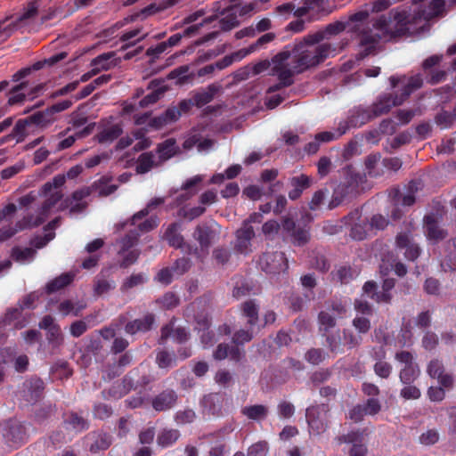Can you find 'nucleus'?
I'll list each match as a JSON object with an SVG mask.
<instances>
[{
    "instance_id": "nucleus-1",
    "label": "nucleus",
    "mask_w": 456,
    "mask_h": 456,
    "mask_svg": "<svg viewBox=\"0 0 456 456\" xmlns=\"http://www.w3.org/2000/svg\"><path fill=\"white\" fill-rule=\"evenodd\" d=\"M67 53L61 52L52 55L48 59L38 61L29 67L19 69L12 76V82L16 83L7 93L8 106H21L27 101H33L41 95L46 88V83H37L30 86L29 81L26 80L32 71L43 69L45 65L53 66L67 57Z\"/></svg>"
},
{
    "instance_id": "nucleus-2",
    "label": "nucleus",
    "mask_w": 456,
    "mask_h": 456,
    "mask_svg": "<svg viewBox=\"0 0 456 456\" xmlns=\"http://www.w3.org/2000/svg\"><path fill=\"white\" fill-rule=\"evenodd\" d=\"M294 69L301 73L309 68L317 66L327 58L337 54V48L330 43L312 44L304 38L292 47Z\"/></svg>"
},
{
    "instance_id": "nucleus-3",
    "label": "nucleus",
    "mask_w": 456,
    "mask_h": 456,
    "mask_svg": "<svg viewBox=\"0 0 456 456\" xmlns=\"http://www.w3.org/2000/svg\"><path fill=\"white\" fill-rule=\"evenodd\" d=\"M343 179L334 189L328 208L332 210L338 206L356 198L360 192L359 187L366 181V174L356 172L347 165L342 169Z\"/></svg>"
},
{
    "instance_id": "nucleus-4",
    "label": "nucleus",
    "mask_w": 456,
    "mask_h": 456,
    "mask_svg": "<svg viewBox=\"0 0 456 456\" xmlns=\"http://www.w3.org/2000/svg\"><path fill=\"white\" fill-rule=\"evenodd\" d=\"M430 20L426 13V8L419 6L413 12L403 9L394 13L395 37H402L407 34L420 32Z\"/></svg>"
},
{
    "instance_id": "nucleus-5",
    "label": "nucleus",
    "mask_w": 456,
    "mask_h": 456,
    "mask_svg": "<svg viewBox=\"0 0 456 456\" xmlns=\"http://www.w3.org/2000/svg\"><path fill=\"white\" fill-rule=\"evenodd\" d=\"M66 179L62 175L54 176L51 181L45 183L42 187V194L46 200L42 204L39 215L33 219V225L39 226L47 218L50 210L58 203L61 202L63 194L61 188L65 183Z\"/></svg>"
},
{
    "instance_id": "nucleus-6",
    "label": "nucleus",
    "mask_w": 456,
    "mask_h": 456,
    "mask_svg": "<svg viewBox=\"0 0 456 456\" xmlns=\"http://www.w3.org/2000/svg\"><path fill=\"white\" fill-rule=\"evenodd\" d=\"M330 411L329 404L321 403L306 408L305 419L310 434L319 436L324 433L329 426L327 414Z\"/></svg>"
},
{
    "instance_id": "nucleus-7",
    "label": "nucleus",
    "mask_w": 456,
    "mask_h": 456,
    "mask_svg": "<svg viewBox=\"0 0 456 456\" xmlns=\"http://www.w3.org/2000/svg\"><path fill=\"white\" fill-rule=\"evenodd\" d=\"M138 370L129 371L123 379L122 384H114L109 389L101 392L104 400H118L132 389H136L141 381Z\"/></svg>"
},
{
    "instance_id": "nucleus-8",
    "label": "nucleus",
    "mask_w": 456,
    "mask_h": 456,
    "mask_svg": "<svg viewBox=\"0 0 456 456\" xmlns=\"http://www.w3.org/2000/svg\"><path fill=\"white\" fill-rule=\"evenodd\" d=\"M258 266L266 274H280L289 268L288 259L283 252L266 251L257 260Z\"/></svg>"
},
{
    "instance_id": "nucleus-9",
    "label": "nucleus",
    "mask_w": 456,
    "mask_h": 456,
    "mask_svg": "<svg viewBox=\"0 0 456 456\" xmlns=\"http://www.w3.org/2000/svg\"><path fill=\"white\" fill-rule=\"evenodd\" d=\"M256 217H261L260 215L254 213L249 218L244 221L243 225L236 231L234 251L241 255H248L251 252V240L255 237L254 228L250 223L256 222Z\"/></svg>"
},
{
    "instance_id": "nucleus-10",
    "label": "nucleus",
    "mask_w": 456,
    "mask_h": 456,
    "mask_svg": "<svg viewBox=\"0 0 456 456\" xmlns=\"http://www.w3.org/2000/svg\"><path fill=\"white\" fill-rule=\"evenodd\" d=\"M142 210H140L133 216L131 221L122 224V228L128 226L129 230L122 239L117 241L119 253L128 250L138 241L139 237L142 233Z\"/></svg>"
},
{
    "instance_id": "nucleus-11",
    "label": "nucleus",
    "mask_w": 456,
    "mask_h": 456,
    "mask_svg": "<svg viewBox=\"0 0 456 456\" xmlns=\"http://www.w3.org/2000/svg\"><path fill=\"white\" fill-rule=\"evenodd\" d=\"M95 186H86L75 191L70 197L64 199L59 206V210L69 209V214H79L84 212L88 203L85 200L92 195Z\"/></svg>"
},
{
    "instance_id": "nucleus-12",
    "label": "nucleus",
    "mask_w": 456,
    "mask_h": 456,
    "mask_svg": "<svg viewBox=\"0 0 456 456\" xmlns=\"http://www.w3.org/2000/svg\"><path fill=\"white\" fill-rule=\"evenodd\" d=\"M371 119L373 118L368 107H354L348 111L347 118L338 123V135L346 134L351 128L361 127Z\"/></svg>"
},
{
    "instance_id": "nucleus-13",
    "label": "nucleus",
    "mask_w": 456,
    "mask_h": 456,
    "mask_svg": "<svg viewBox=\"0 0 456 456\" xmlns=\"http://www.w3.org/2000/svg\"><path fill=\"white\" fill-rule=\"evenodd\" d=\"M3 436L11 447H20L27 441L28 435L25 425L17 419H9L4 425Z\"/></svg>"
},
{
    "instance_id": "nucleus-14",
    "label": "nucleus",
    "mask_w": 456,
    "mask_h": 456,
    "mask_svg": "<svg viewBox=\"0 0 456 456\" xmlns=\"http://www.w3.org/2000/svg\"><path fill=\"white\" fill-rule=\"evenodd\" d=\"M142 89L136 90L134 95L122 102V110L120 115L125 119L134 120L135 125L142 124V98L141 94Z\"/></svg>"
},
{
    "instance_id": "nucleus-15",
    "label": "nucleus",
    "mask_w": 456,
    "mask_h": 456,
    "mask_svg": "<svg viewBox=\"0 0 456 456\" xmlns=\"http://www.w3.org/2000/svg\"><path fill=\"white\" fill-rule=\"evenodd\" d=\"M227 401L225 395L211 393L203 397L201 407L204 414L220 417L224 415V405Z\"/></svg>"
},
{
    "instance_id": "nucleus-16",
    "label": "nucleus",
    "mask_w": 456,
    "mask_h": 456,
    "mask_svg": "<svg viewBox=\"0 0 456 456\" xmlns=\"http://www.w3.org/2000/svg\"><path fill=\"white\" fill-rule=\"evenodd\" d=\"M217 224L211 222L210 224L203 223L195 228L193 238L199 242L201 249H208L212 242L218 234L216 227Z\"/></svg>"
},
{
    "instance_id": "nucleus-17",
    "label": "nucleus",
    "mask_w": 456,
    "mask_h": 456,
    "mask_svg": "<svg viewBox=\"0 0 456 456\" xmlns=\"http://www.w3.org/2000/svg\"><path fill=\"white\" fill-rule=\"evenodd\" d=\"M403 102L398 95L394 96L392 94H385L380 95L377 102L368 108L372 118H375L388 113L392 107L401 105Z\"/></svg>"
},
{
    "instance_id": "nucleus-18",
    "label": "nucleus",
    "mask_w": 456,
    "mask_h": 456,
    "mask_svg": "<svg viewBox=\"0 0 456 456\" xmlns=\"http://www.w3.org/2000/svg\"><path fill=\"white\" fill-rule=\"evenodd\" d=\"M240 317L245 320V324L248 328L256 329L260 330L259 324V305L254 299L244 301L240 305Z\"/></svg>"
},
{
    "instance_id": "nucleus-19",
    "label": "nucleus",
    "mask_w": 456,
    "mask_h": 456,
    "mask_svg": "<svg viewBox=\"0 0 456 456\" xmlns=\"http://www.w3.org/2000/svg\"><path fill=\"white\" fill-rule=\"evenodd\" d=\"M424 229L428 240L435 243L444 240L448 232L443 229L434 214H429L424 216Z\"/></svg>"
},
{
    "instance_id": "nucleus-20",
    "label": "nucleus",
    "mask_w": 456,
    "mask_h": 456,
    "mask_svg": "<svg viewBox=\"0 0 456 456\" xmlns=\"http://www.w3.org/2000/svg\"><path fill=\"white\" fill-rule=\"evenodd\" d=\"M62 425L66 430L73 431L76 434L89 428V421L81 414L73 411L63 413Z\"/></svg>"
},
{
    "instance_id": "nucleus-21",
    "label": "nucleus",
    "mask_w": 456,
    "mask_h": 456,
    "mask_svg": "<svg viewBox=\"0 0 456 456\" xmlns=\"http://www.w3.org/2000/svg\"><path fill=\"white\" fill-rule=\"evenodd\" d=\"M221 89L222 86L219 84L213 83L205 88H200L192 92L191 98L194 102V106L197 108H202L206 104L211 102Z\"/></svg>"
},
{
    "instance_id": "nucleus-22",
    "label": "nucleus",
    "mask_w": 456,
    "mask_h": 456,
    "mask_svg": "<svg viewBox=\"0 0 456 456\" xmlns=\"http://www.w3.org/2000/svg\"><path fill=\"white\" fill-rule=\"evenodd\" d=\"M361 218V212L358 209L351 211L348 215L342 218V223L346 225H350V237L355 240H362L367 236L365 227L361 224L356 223Z\"/></svg>"
},
{
    "instance_id": "nucleus-23",
    "label": "nucleus",
    "mask_w": 456,
    "mask_h": 456,
    "mask_svg": "<svg viewBox=\"0 0 456 456\" xmlns=\"http://www.w3.org/2000/svg\"><path fill=\"white\" fill-rule=\"evenodd\" d=\"M312 183L313 178L305 174L290 177L289 185L292 189L288 193L289 198L291 200H298L303 192L311 187Z\"/></svg>"
},
{
    "instance_id": "nucleus-24",
    "label": "nucleus",
    "mask_w": 456,
    "mask_h": 456,
    "mask_svg": "<svg viewBox=\"0 0 456 456\" xmlns=\"http://www.w3.org/2000/svg\"><path fill=\"white\" fill-rule=\"evenodd\" d=\"M345 28L346 25L342 21L330 23L324 28V29L305 36V40L312 44H319L321 41L329 38L330 36H336L341 33Z\"/></svg>"
},
{
    "instance_id": "nucleus-25",
    "label": "nucleus",
    "mask_w": 456,
    "mask_h": 456,
    "mask_svg": "<svg viewBox=\"0 0 456 456\" xmlns=\"http://www.w3.org/2000/svg\"><path fill=\"white\" fill-rule=\"evenodd\" d=\"M169 337L178 344L185 343L189 340L191 335L190 332L184 327H173V322L164 325L161 328L160 342H165Z\"/></svg>"
},
{
    "instance_id": "nucleus-26",
    "label": "nucleus",
    "mask_w": 456,
    "mask_h": 456,
    "mask_svg": "<svg viewBox=\"0 0 456 456\" xmlns=\"http://www.w3.org/2000/svg\"><path fill=\"white\" fill-rule=\"evenodd\" d=\"M395 244L399 249H405L404 256L410 261L416 260L420 255V248L411 242L410 236L405 232L399 233L396 236Z\"/></svg>"
},
{
    "instance_id": "nucleus-27",
    "label": "nucleus",
    "mask_w": 456,
    "mask_h": 456,
    "mask_svg": "<svg viewBox=\"0 0 456 456\" xmlns=\"http://www.w3.org/2000/svg\"><path fill=\"white\" fill-rule=\"evenodd\" d=\"M24 397L27 402L35 403L37 402L44 392V382L40 379H30L23 383Z\"/></svg>"
},
{
    "instance_id": "nucleus-28",
    "label": "nucleus",
    "mask_w": 456,
    "mask_h": 456,
    "mask_svg": "<svg viewBox=\"0 0 456 456\" xmlns=\"http://www.w3.org/2000/svg\"><path fill=\"white\" fill-rule=\"evenodd\" d=\"M177 401V395L172 389H167L156 395L151 402L157 411H164L173 408Z\"/></svg>"
},
{
    "instance_id": "nucleus-29",
    "label": "nucleus",
    "mask_w": 456,
    "mask_h": 456,
    "mask_svg": "<svg viewBox=\"0 0 456 456\" xmlns=\"http://www.w3.org/2000/svg\"><path fill=\"white\" fill-rule=\"evenodd\" d=\"M33 219L34 216L32 215H28L24 216L21 220L18 221L14 227L9 225L0 229V242L5 241L8 239L12 238L19 231L35 227L33 225Z\"/></svg>"
},
{
    "instance_id": "nucleus-30",
    "label": "nucleus",
    "mask_w": 456,
    "mask_h": 456,
    "mask_svg": "<svg viewBox=\"0 0 456 456\" xmlns=\"http://www.w3.org/2000/svg\"><path fill=\"white\" fill-rule=\"evenodd\" d=\"M87 437L93 440V443L89 446V451L92 453L105 451L112 444L111 436L102 431L91 432L87 435Z\"/></svg>"
},
{
    "instance_id": "nucleus-31",
    "label": "nucleus",
    "mask_w": 456,
    "mask_h": 456,
    "mask_svg": "<svg viewBox=\"0 0 456 456\" xmlns=\"http://www.w3.org/2000/svg\"><path fill=\"white\" fill-rule=\"evenodd\" d=\"M364 166L366 174L370 177H379L384 174L381 154L379 152L368 155L365 158Z\"/></svg>"
},
{
    "instance_id": "nucleus-32",
    "label": "nucleus",
    "mask_w": 456,
    "mask_h": 456,
    "mask_svg": "<svg viewBox=\"0 0 456 456\" xmlns=\"http://www.w3.org/2000/svg\"><path fill=\"white\" fill-rule=\"evenodd\" d=\"M122 133V126L120 124H114L102 128L96 134V139L99 143H110L118 139Z\"/></svg>"
},
{
    "instance_id": "nucleus-33",
    "label": "nucleus",
    "mask_w": 456,
    "mask_h": 456,
    "mask_svg": "<svg viewBox=\"0 0 456 456\" xmlns=\"http://www.w3.org/2000/svg\"><path fill=\"white\" fill-rule=\"evenodd\" d=\"M337 317L330 313V310H322L318 314L319 332L321 335H327L337 325Z\"/></svg>"
},
{
    "instance_id": "nucleus-34",
    "label": "nucleus",
    "mask_w": 456,
    "mask_h": 456,
    "mask_svg": "<svg viewBox=\"0 0 456 456\" xmlns=\"http://www.w3.org/2000/svg\"><path fill=\"white\" fill-rule=\"evenodd\" d=\"M73 280L74 274L70 273H64L46 284L45 292L49 295L57 292L69 285Z\"/></svg>"
},
{
    "instance_id": "nucleus-35",
    "label": "nucleus",
    "mask_w": 456,
    "mask_h": 456,
    "mask_svg": "<svg viewBox=\"0 0 456 456\" xmlns=\"http://www.w3.org/2000/svg\"><path fill=\"white\" fill-rule=\"evenodd\" d=\"M268 408L263 404L245 406L241 409V414L250 420L261 421L268 415Z\"/></svg>"
},
{
    "instance_id": "nucleus-36",
    "label": "nucleus",
    "mask_w": 456,
    "mask_h": 456,
    "mask_svg": "<svg viewBox=\"0 0 456 456\" xmlns=\"http://www.w3.org/2000/svg\"><path fill=\"white\" fill-rule=\"evenodd\" d=\"M379 39L380 37L378 34L372 35L370 33H363L361 35L360 46L363 48V50L360 53L362 59L365 58L375 50Z\"/></svg>"
},
{
    "instance_id": "nucleus-37",
    "label": "nucleus",
    "mask_w": 456,
    "mask_h": 456,
    "mask_svg": "<svg viewBox=\"0 0 456 456\" xmlns=\"http://www.w3.org/2000/svg\"><path fill=\"white\" fill-rule=\"evenodd\" d=\"M134 139L138 140V142H136V144L134 148V151H142V127H139L134 132H133L132 136L127 135L125 137H121L116 145V149L118 151L126 149V147H128L132 144V142H134Z\"/></svg>"
},
{
    "instance_id": "nucleus-38",
    "label": "nucleus",
    "mask_w": 456,
    "mask_h": 456,
    "mask_svg": "<svg viewBox=\"0 0 456 456\" xmlns=\"http://www.w3.org/2000/svg\"><path fill=\"white\" fill-rule=\"evenodd\" d=\"M177 151L175 139H167L162 143L158 145L157 155L159 162H165L172 158Z\"/></svg>"
},
{
    "instance_id": "nucleus-39",
    "label": "nucleus",
    "mask_w": 456,
    "mask_h": 456,
    "mask_svg": "<svg viewBox=\"0 0 456 456\" xmlns=\"http://www.w3.org/2000/svg\"><path fill=\"white\" fill-rule=\"evenodd\" d=\"M423 85V78L421 74H416L409 77L407 83L403 87L400 99L404 102L414 91L419 89Z\"/></svg>"
},
{
    "instance_id": "nucleus-40",
    "label": "nucleus",
    "mask_w": 456,
    "mask_h": 456,
    "mask_svg": "<svg viewBox=\"0 0 456 456\" xmlns=\"http://www.w3.org/2000/svg\"><path fill=\"white\" fill-rule=\"evenodd\" d=\"M180 225L177 223L171 224L166 232L165 238L169 245L175 248H181L183 244V237L179 232Z\"/></svg>"
},
{
    "instance_id": "nucleus-41",
    "label": "nucleus",
    "mask_w": 456,
    "mask_h": 456,
    "mask_svg": "<svg viewBox=\"0 0 456 456\" xmlns=\"http://www.w3.org/2000/svg\"><path fill=\"white\" fill-rule=\"evenodd\" d=\"M419 374L420 370L416 363L404 366L399 372V379L403 384L411 385L419 378Z\"/></svg>"
},
{
    "instance_id": "nucleus-42",
    "label": "nucleus",
    "mask_w": 456,
    "mask_h": 456,
    "mask_svg": "<svg viewBox=\"0 0 456 456\" xmlns=\"http://www.w3.org/2000/svg\"><path fill=\"white\" fill-rule=\"evenodd\" d=\"M114 56V52H109L100 54L99 56L92 60L91 66H93L95 69H98V73L101 70H108L111 67L116 65V63H112L111 61V59H113Z\"/></svg>"
},
{
    "instance_id": "nucleus-43",
    "label": "nucleus",
    "mask_w": 456,
    "mask_h": 456,
    "mask_svg": "<svg viewBox=\"0 0 456 456\" xmlns=\"http://www.w3.org/2000/svg\"><path fill=\"white\" fill-rule=\"evenodd\" d=\"M27 118L30 125H36L37 126H46L53 121V118L48 108L44 110L37 111L27 117Z\"/></svg>"
},
{
    "instance_id": "nucleus-44",
    "label": "nucleus",
    "mask_w": 456,
    "mask_h": 456,
    "mask_svg": "<svg viewBox=\"0 0 456 456\" xmlns=\"http://www.w3.org/2000/svg\"><path fill=\"white\" fill-rule=\"evenodd\" d=\"M322 336L326 338L327 346L331 353H344L343 338H341L339 330H338L336 333L330 331L327 333V335Z\"/></svg>"
},
{
    "instance_id": "nucleus-45",
    "label": "nucleus",
    "mask_w": 456,
    "mask_h": 456,
    "mask_svg": "<svg viewBox=\"0 0 456 456\" xmlns=\"http://www.w3.org/2000/svg\"><path fill=\"white\" fill-rule=\"evenodd\" d=\"M30 126L28 118L19 119L13 126L12 133L7 135L6 139H15L17 142H22L28 134L27 128Z\"/></svg>"
},
{
    "instance_id": "nucleus-46",
    "label": "nucleus",
    "mask_w": 456,
    "mask_h": 456,
    "mask_svg": "<svg viewBox=\"0 0 456 456\" xmlns=\"http://www.w3.org/2000/svg\"><path fill=\"white\" fill-rule=\"evenodd\" d=\"M178 3V0H160L144 6V17L159 13Z\"/></svg>"
},
{
    "instance_id": "nucleus-47",
    "label": "nucleus",
    "mask_w": 456,
    "mask_h": 456,
    "mask_svg": "<svg viewBox=\"0 0 456 456\" xmlns=\"http://www.w3.org/2000/svg\"><path fill=\"white\" fill-rule=\"evenodd\" d=\"M273 70L277 75L279 81L281 82V86L288 87L294 84L293 77L297 73L295 69L292 70L287 67L273 66Z\"/></svg>"
},
{
    "instance_id": "nucleus-48",
    "label": "nucleus",
    "mask_w": 456,
    "mask_h": 456,
    "mask_svg": "<svg viewBox=\"0 0 456 456\" xmlns=\"http://www.w3.org/2000/svg\"><path fill=\"white\" fill-rule=\"evenodd\" d=\"M180 436L177 429H164L157 437L158 444L162 447H167L175 444Z\"/></svg>"
},
{
    "instance_id": "nucleus-49",
    "label": "nucleus",
    "mask_w": 456,
    "mask_h": 456,
    "mask_svg": "<svg viewBox=\"0 0 456 456\" xmlns=\"http://www.w3.org/2000/svg\"><path fill=\"white\" fill-rule=\"evenodd\" d=\"M323 0H303V5L297 7L296 17L301 18L311 11L320 10L322 8Z\"/></svg>"
},
{
    "instance_id": "nucleus-50",
    "label": "nucleus",
    "mask_w": 456,
    "mask_h": 456,
    "mask_svg": "<svg viewBox=\"0 0 456 456\" xmlns=\"http://www.w3.org/2000/svg\"><path fill=\"white\" fill-rule=\"evenodd\" d=\"M394 13L395 12H391L390 15L392 16V20H388L386 17L382 16L379 18L373 23V27L379 30H381L385 33H387L391 36V37H396L394 36L393 32L395 30V21H394Z\"/></svg>"
},
{
    "instance_id": "nucleus-51",
    "label": "nucleus",
    "mask_w": 456,
    "mask_h": 456,
    "mask_svg": "<svg viewBox=\"0 0 456 456\" xmlns=\"http://www.w3.org/2000/svg\"><path fill=\"white\" fill-rule=\"evenodd\" d=\"M148 89L151 90V92L147 95H144V105L155 103L164 95L166 92L165 86L155 88L154 81L150 83Z\"/></svg>"
},
{
    "instance_id": "nucleus-52",
    "label": "nucleus",
    "mask_w": 456,
    "mask_h": 456,
    "mask_svg": "<svg viewBox=\"0 0 456 456\" xmlns=\"http://www.w3.org/2000/svg\"><path fill=\"white\" fill-rule=\"evenodd\" d=\"M256 330V329L250 328L248 330L240 329L237 330L232 336V343L237 346H243L245 343L252 340Z\"/></svg>"
},
{
    "instance_id": "nucleus-53",
    "label": "nucleus",
    "mask_w": 456,
    "mask_h": 456,
    "mask_svg": "<svg viewBox=\"0 0 456 456\" xmlns=\"http://www.w3.org/2000/svg\"><path fill=\"white\" fill-rule=\"evenodd\" d=\"M142 39L140 28L132 29L130 31L123 33L120 40L125 43L122 49L127 50L129 47L134 45L136 42H140Z\"/></svg>"
},
{
    "instance_id": "nucleus-54",
    "label": "nucleus",
    "mask_w": 456,
    "mask_h": 456,
    "mask_svg": "<svg viewBox=\"0 0 456 456\" xmlns=\"http://www.w3.org/2000/svg\"><path fill=\"white\" fill-rule=\"evenodd\" d=\"M37 251L32 248H20L14 247L12 250V257L17 262H25L33 259Z\"/></svg>"
},
{
    "instance_id": "nucleus-55",
    "label": "nucleus",
    "mask_w": 456,
    "mask_h": 456,
    "mask_svg": "<svg viewBox=\"0 0 456 456\" xmlns=\"http://www.w3.org/2000/svg\"><path fill=\"white\" fill-rule=\"evenodd\" d=\"M362 336L354 334L351 330H343V346H346L348 349L354 348L361 345Z\"/></svg>"
},
{
    "instance_id": "nucleus-56",
    "label": "nucleus",
    "mask_w": 456,
    "mask_h": 456,
    "mask_svg": "<svg viewBox=\"0 0 456 456\" xmlns=\"http://www.w3.org/2000/svg\"><path fill=\"white\" fill-rule=\"evenodd\" d=\"M164 309H172L176 307L180 303L179 297L174 292H167L156 301Z\"/></svg>"
},
{
    "instance_id": "nucleus-57",
    "label": "nucleus",
    "mask_w": 456,
    "mask_h": 456,
    "mask_svg": "<svg viewBox=\"0 0 456 456\" xmlns=\"http://www.w3.org/2000/svg\"><path fill=\"white\" fill-rule=\"evenodd\" d=\"M297 7L296 1L281 4L275 7L274 13L283 19L289 18L292 14L296 17Z\"/></svg>"
},
{
    "instance_id": "nucleus-58",
    "label": "nucleus",
    "mask_w": 456,
    "mask_h": 456,
    "mask_svg": "<svg viewBox=\"0 0 456 456\" xmlns=\"http://www.w3.org/2000/svg\"><path fill=\"white\" fill-rule=\"evenodd\" d=\"M83 308H84L83 305H79V306L76 307L75 304L71 300H69V299L61 302L58 306L59 312L63 316H67L69 314H72L73 316H79Z\"/></svg>"
},
{
    "instance_id": "nucleus-59",
    "label": "nucleus",
    "mask_w": 456,
    "mask_h": 456,
    "mask_svg": "<svg viewBox=\"0 0 456 456\" xmlns=\"http://www.w3.org/2000/svg\"><path fill=\"white\" fill-rule=\"evenodd\" d=\"M46 339L48 343L53 347H59L63 343V335L60 325L52 327L51 330H47Z\"/></svg>"
},
{
    "instance_id": "nucleus-60",
    "label": "nucleus",
    "mask_w": 456,
    "mask_h": 456,
    "mask_svg": "<svg viewBox=\"0 0 456 456\" xmlns=\"http://www.w3.org/2000/svg\"><path fill=\"white\" fill-rule=\"evenodd\" d=\"M367 435L366 429H357L349 432L346 435L339 436L336 438L338 444H351L352 442H359L362 436Z\"/></svg>"
},
{
    "instance_id": "nucleus-61",
    "label": "nucleus",
    "mask_w": 456,
    "mask_h": 456,
    "mask_svg": "<svg viewBox=\"0 0 456 456\" xmlns=\"http://www.w3.org/2000/svg\"><path fill=\"white\" fill-rule=\"evenodd\" d=\"M156 362L159 368H170L176 364L175 358L167 351H159L156 355Z\"/></svg>"
},
{
    "instance_id": "nucleus-62",
    "label": "nucleus",
    "mask_w": 456,
    "mask_h": 456,
    "mask_svg": "<svg viewBox=\"0 0 456 456\" xmlns=\"http://www.w3.org/2000/svg\"><path fill=\"white\" fill-rule=\"evenodd\" d=\"M220 28L224 31H229L233 28L239 26L240 21L238 20L237 13L235 12L227 13L223 17L220 21Z\"/></svg>"
},
{
    "instance_id": "nucleus-63",
    "label": "nucleus",
    "mask_w": 456,
    "mask_h": 456,
    "mask_svg": "<svg viewBox=\"0 0 456 456\" xmlns=\"http://www.w3.org/2000/svg\"><path fill=\"white\" fill-rule=\"evenodd\" d=\"M196 413L191 409H184L178 411L175 415V420L177 424L185 425L194 421Z\"/></svg>"
},
{
    "instance_id": "nucleus-64",
    "label": "nucleus",
    "mask_w": 456,
    "mask_h": 456,
    "mask_svg": "<svg viewBox=\"0 0 456 456\" xmlns=\"http://www.w3.org/2000/svg\"><path fill=\"white\" fill-rule=\"evenodd\" d=\"M439 339L438 336L430 330H428L425 332L422 339H421V345L423 348L427 351H432L436 348L438 346Z\"/></svg>"
}]
</instances>
